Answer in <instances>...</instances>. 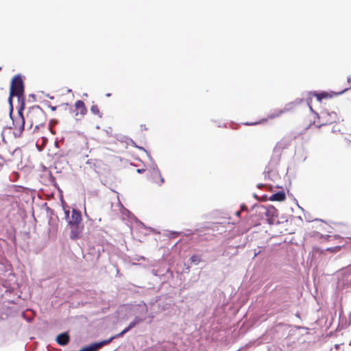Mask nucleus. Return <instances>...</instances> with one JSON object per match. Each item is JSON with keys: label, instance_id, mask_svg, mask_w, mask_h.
I'll return each instance as SVG.
<instances>
[{"label": "nucleus", "instance_id": "nucleus-1", "mask_svg": "<svg viewBox=\"0 0 351 351\" xmlns=\"http://www.w3.org/2000/svg\"><path fill=\"white\" fill-rule=\"evenodd\" d=\"M27 121L29 123V128L34 126L38 129L40 126H44L47 122V116L43 109L36 105L29 108L26 114Z\"/></svg>", "mask_w": 351, "mask_h": 351}, {"label": "nucleus", "instance_id": "nucleus-2", "mask_svg": "<svg viewBox=\"0 0 351 351\" xmlns=\"http://www.w3.org/2000/svg\"><path fill=\"white\" fill-rule=\"evenodd\" d=\"M25 92V86L23 77L18 74L14 75L10 84V95L8 100L12 104L13 97H17L19 100L23 99Z\"/></svg>", "mask_w": 351, "mask_h": 351}, {"label": "nucleus", "instance_id": "nucleus-3", "mask_svg": "<svg viewBox=\"0 0 351 351\" xmlns=\"http://www.w3.org/2000/svg\"><path fill=\"white\" fill-rule=\"evenodd\" d=\"M319 119L322 125L337 123L340 121H343L337 112L335 111L328 112L327 110H324L321 112Z\"/></svg>", "mask_w": 351, "mask_h": 351}, {"label": "nucleus", "instance_id": "nucleus-4", "mask_svg": "<svg viewBox=\"0 0 351 351\" xmlns=\"http://www.w3.org/2000/svg\"><path fill=\"white\" fill-rule=\"evenodd\" d=\"M66 218L70 226L80 225L82 221L81 213L80 210L73 208L71 212V215H69V211H65Z\"/></svg>", "mask_w": 351, "mask_h": 351}, {"label": "nucleus", "instance_id": "nucleus-5", "mask_svg": "<svg viewBox=\"0 0 351 351\" xmlns=\"http://www.w3.org/2000/svg\"><path fill=\"white\" fill-rule=\"evenodd\" d=\"M24 107L22 106L19 110V118L13 121L14 126L15 134L21 135L24 130L25 126V118L23 115L22 111Z\"/></svg>", "mask_w": 351, "mask_h": 351}, {"label": "nucleus", "instance_id": "nucleus-6", "mask_svg": "<svg viewBox=\"0 0 351 351\" xmlns=\"http://www.w3.org/2000/svg\"><path fill=\"white\" fill-rule=\"evenodd\" d=\"M77 112L75 114L76 116L80 114L81 117H84L87 113V108L84 102L82 100H77L75 101L74 105Z\"/></svg>", "mask_w": 351, "mask_h": 351}, {"label": "nucleus", "instance_id": "nucleus-7", "mask_svg": "<svg viewBox=\"0 0 351 351\" xmlns=\"http://www.w3.org/2000/svg\"><path fill=\"white\" fill-rule=\"evenodd\" d=\"M71 228L70 238L73 240L80 238L83 227L80 224L71 226Z\"/></svg>", "mask_w": 351, "mask_h": 351}, {"label": "nucleus", "instance_id": "nucleus-8", "mask_svg": "<svg viewBox=\"0 0 351 351\" xmlns=\"http://www.w3.org/2000/svg\"><path fill=\"white\" fill-rule=\"evenodd\" d=\"M295 106L294 103L287 104L282 109L278 110L274 114L269 116L271 119L280 116L282 114L293 110Z\"/></svg>", "mask_w": 351, "mask_h": 351}, {"label": "nucleus", "instance_id": "nucleus-9", "mask_svg": "<svg viewBox=\"0 0 351 351\" xmlns=\"http://www.w3.org/2000/svg\"><path fill=\"white\" fill-rule=\"evenodd\" d=\"M70 337L68 332H63L56 337V342L62 346H66L69 341Z\"/></svg>", "mask_w": 351, "mask_h": 351}, {"label": "nucleus", "instance_id": "nucleus-10", "mask_svg": "<svg viewBox=\"0 0 351 351\" xmlns=\"http://www.w3.org/2000/svg\"><path fill=\"white\" fill-rule=\"evenodd\" d=\"M135 309L137 311L138 315V316L145 317L147 313L148 309L147 306L145 303H140L135 306Z\"/></svg>", "mask_w": 351, "mask_h": 351}, {"label": "nucleus", "instance_id": "nucleus-11", "mask_svg": "<svg viewBox=\"0 0 351 351\" xmlns=\"http://www.w3.org/2000/svg\"><path fill=\"white\" fill-rule=\"evenodd\" d=\"M269 199L270 201H278V202H282L283 200L285 199V193L284 191H278L276 193H274L272 194Z\"/></svg>", "mask_w": 351, "mask_h": 351}, {"label": "nucleus", "instance_id": "nucleus-12", "mask_svg": "<svg viewBox=\"0 0 351 351\" xmlns=\"http://www.w3.org/2000/svg\"><path fill=\"white\" fill-rule=\"evenodd\" d=\"M351 274V265L342 268L341 269L337 271L338 278L340 277H348Z\"/></svg>", "mask_w": 351, "mask_h": 351}, {"label": "nucleus", "instance_id": "nucleus-13", "mask_svg": "<svg viewBox=\"0 0 351 351\" xmlns=\"http://www.w3.org/2000/svg\"><path fill=\"white\" fill-rule=\"evenodd\" d=\"M148 182L154 186H160L164 183L165 180L163 177H147Z\"/></svg>", "mask_w": 351, "mask_h": 351}, {"label": "nucleus", "instance_id": "nucleus-14", "mask_svg": "<svg viewBox=\"0 0 351 351\" xmlns=\"http://www.w3.org/2000/svg\"><path fill=\"white\" fill-rule=\"evenodd\" d=\"M91 113L95 116H97L98 118L101 119L103 117V113L100 111V109L98 105L93 103L90 109Z\"/></svg>", "mask_w": 351, "mask_h": 351}, {"label": "nucleus", "instance_id": "nucleus-15", "mask_svg": "<svg viewBox=\"0 0 351 351\" xmlns=\"http://www.w3.org/2000/svg\"><path fill=\"white\" fill-rule=\"evenodd\" d=\"M136 172L138 173H146L147 174L149 173L153 176H157L158 174L160 173L158 169L155 168V167H153L152 170H149L147 169H136Z\"/></svg>", "mask_w": 351, "mask_h": 351}, {"label": "nucleus", "instance_id": "nucleus-16", "mask_svg": "<svg viewBox=\"0 0 351 351\" xmlns=\"http://www.w3.org/2000/svg\"><path fill=\"white\" fill-rule=\"evenodd\" d=\"M144 320H145V317H141L136 315L133 319V321L130 323L129 328H134L136 324L143 322Z\"/></svg>", "mask_w": 351, "mask_h": 351}, {"label": "nucleus", "instance_id": "nucleus-17", "mask_svg": "<svg viewBox=\"0 0 351 351\" xmlns=\"http://www.w3.org/2000/svg\"><path fill=\"white\" fill-rule=\"evenodd\" d=\"M265 215L268 217H273L277 215V210L276 209L271 206L269 208L267 209L265 212Z\"/></svg>", "mask_w": 351, "mask_h": 351}, {"label": "nucleus", "instance_id": "nucleus-18", "mask_svg": "<svg viewBox=\"0 0 351 351\" xmlns=\"http://www.w3.org/2000/svg\"><path fill=\"white\" fill-rule=\"evenodd\" d=\"M190 260L192 263L198 265L201 262L202 258L199 255L194 254L191 257Z\"/></svg>", "mask_w": 351, "mask_h": 351}, {"label": "nucleus", "instance_id": "nucleus-19", "mask_svg": "<svg viewBox=\"0 0 351 351\" xmlns=\"http://www.w3.org/2000/svg\"><path fill=\"white\" fill-rule=\"evenodd\" d=\"M131 328H129V326L125 328L123 330H122L120 333L115 335L114 336L111 337L110 338H112V340L116 338H119L122 337L123 335H125L126 332H128Z\"/></svg>", "mask_w": 351, "mask_h": 351}, {"label": "nucleus", "instance_id": "nucleus-20", "mask_svg": "<svg viewBox=\"0 0 351 351\" xmlns=\"http://www.w3.org/2000/svg\"><path fill=\"white\" fill-rule=\"evenodd\" d=\"M344 129V127L343 125H335L333 127H332V132H342V130Z\"/></svg>", "mask_w": 351, "mask_h": 351}, {"label": "nucleus", "instance_id": "nucleus-21", "mask_svg": "<svg viewBox=\"0 0 351 351\" xmlns=\"http://www.w3.org/2000/svg\"><path fill=\"white\" fill-rule=\"evenodd\" d=\"M317 98L318 99V100H322L323 98H325L327 96V93H319V94H315Z\"/></svg>", "mask_w": 351, "mask_h": 351}, {"label": "nucleus", "instance_id": "nucleus-22", "mask_svg": "<svg viewBox=\"0 0 351 351\" xmlns=\"http://www.w3.org/2000/svg\"><path fill=\"white\" fill-rule=\"evenodd\" d=\"M147 130H148V128L146 126L145 124H141L139 126L140 132H143V131H147Z\"/></svg>", "mask_w": 351, "mask_h": 351}, {"label": "nucleus", "instance_id": "nucleus-23", "mask_svg": "<svg viewBox=\"0 0 351 351\" xmlns=\"http://www.w3.org/2000/svg\"><path fill=\"white\" fill-rule=\"evenodd\" d=\"M181 234V232H169V237H175L176 236H178Z\"/></svg>", "mask_w": 351, "mask_h": 351}, {"label": "nucleus", "instance_id": "nucleus-24", "mask_svg": "<svg viewBox=\"0 0 351 351\" xmlns=\"http://www.w3.org/2000/svg\"><path fill=\"white\" fill-rule=\"evenodd\" d=\"M104 179L101 180V182L104 184L106 185V179L108 178V177H104Z\"/></svg>", "mask_w": 351, "mask_h": 351}, {"label": "nucleus", "instance_id": "nucleus-25", "mask_svg": "<svg viewBox=\"0 0 351 351\" xmlns=\"http://www.w3.org/2000/svg\"><path fill=\"white\" fill-rule=\"evenodd\" d=\"M257 186H258V188H261V187L265 186V184H258V185H257Z\"/></svg>", "mask_w": 351, "mask_h": 351}, {"label": "nucleus", "instance_id": "nucleus-26", "mask_svg": "<svg viewBox=\"0 0 351 351\" xmlns=\"http://www.w3.org/2000/svg\"><path fill=\"white\" fill-rule=\"evenodd\" d=\"M240 214H241V211H237L235 213V215L237 216V217H239L240 216Z\"/></svg>", "mask_w": 351, "mask_h": 351}, {"label": "nucleus", "instance_id": "nucleus-27", "mask_svg": "<svg viewBox=\"0 0 351 351\" xmlns=\"http://www.w3.org/2000/svg\"><path fill=\"white\" fill-rule=\"evenodd\" d=\"M241 208H242V210H244L245 206H244L243 205V206H241Z\"/></svg>", "mask_w": 351, "mask_h": 351}]
</instances>
